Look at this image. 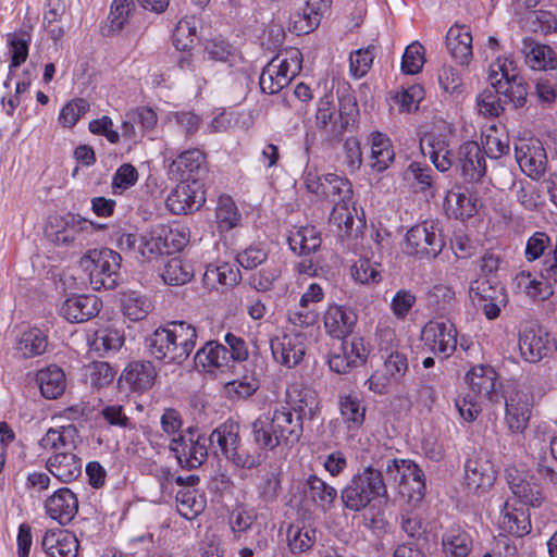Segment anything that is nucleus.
<instances>
[{"label":"nucleus","mask_w":557,"mask_h":557,"mask_svg":"<svg viewBox=\"0 0 557 557\" xmlns=\"http://www.w3.org/2000/svg\"><path fill=\"white\" fill-rule=\"evenodd\" d=\"M208 440L212 444L215 443L222 454L227 457L240 444L239 426L235 422L226 421L216 428Z\"/></svg>","instance_id":"nucleus-47"},{"label":"nucleus","mask_w":557,"mask_h":557,"mask_svg":"<svg viewBox=\"0 0 557 557\" xmlns=\"http://www.w3.org/2000/svg\"><path fill=\"white\" fill-rule=\"evenodd\" d=\"M518 75L517 64L511 57H497L488 67V81L493 88Z\"/></svg>","instance_id":"nucleus-62"},{"label":"nucleus","mask_w":557,"mask_h":557,"mask_svg":"<svg viewBox=\"0 0 557 557\" xmlns=\"http://www.w3.org/2000/svg\"><path fill=\"white\" fill-rule=\"evenodd\" d=\"M121 256L109 248L89 250L81 265L88 272L94 289H112L120 280Z\"/></svg>","instance_id":"nucleus-2"},{"label":"nucleus","mask_w":557,"mask_h":557,"mask_svg":"<svg viewBox=\"0 0 557 557\" xmlns=\"http://www.w3.org/2000/svg\"><path fill=\"white\" fill-rule=\"evenodd\" d=\"M121 308L129 320H144L153 309L151 300L134 290L123 293L121 297Z\"/></svg>","instance_id":"nucleus-42"},{"label":"nucleus","mask_w":557,"mask_h":557,"mask_svg":"<svg viewBox=\"0 0 557 557\" xmlns=\"http://www.w3.org/2000/svg\"><path fill=\"white\" fill-rule=\"evenodd\" d=\"M445 246L441 222L426 220L406 234V251L417 258H435Z\"/></svg>","instance_id":"nucleus-4"},{"label":"nucleus","mask_w":557,"mask_h":557,"mask_svg":"<svg viewBox=\"0 0 557 557\" xmlns=\"http://www.w3.org/2000/svg\"><path fill=\"white\" fill-rule=\"evenodd\" d=\"M350 274L355 282L364 285H374L381 282L380 264L369 259H359L350 268Z\"/></svg>","instance_id":"nucleus-64"},{"label":"nucleus","mask_w":557,"mask_h":557,"mask_svg":"<svg viewBox=\"0 0 557 557\" xmlns=\"http://www.w3.org/2000/svg\"><path fill=\"white\" fill-rule=\"evenodd\" d=\"M95 224L82 218L72 216L65 227L57 233V242L64 246H84L86 235Z\"/></svg>","instance_id":"nucleus-38"},{"label":"nucleus","mask_w":557,"mask_h":557,"mask_svg":"<svg viewBox=\"0 0 557 557\" xmlns=\"http://www.w3.org/2000/svg\"><path fill=\"white\" fill-rule=\"evenodd\" d=\"M331 0H295L290 13V26L297 34H308L320 24Z\"/></svg>","instance_id":"nucleus-13"},{"label":"nucleus","mask_w":557,"mask_h":557,"mask_svg":"<svg viewBox=\"0 0 557 557\" xmlns=\"http://www.w3.org/2000/svg\"><path fill=\"white\" fill-rule=\"evenodd\" d=\"M446 45L451 58L460 65H468L473 57L472 35L465 25L451 26L446 35Z\"/></svg>","instance_id":"nucleus-27"},{"label":"nucleus","mask_w":557,"mask_h":557,"mask_svg":"<svg viewBox=\"0 0 557 557\" xmlns=\"http://www.w3.org/2000/svg\"><path fill=\"white\" fill-rule=\"evenodd\" d=\"M271 408L260 414L251 424L255 443L264 449H274L278 446L274 431V422Z\"/></svg>","instance_id":"nucleus-41"},{"label":"nucleus","mask_w":557,"mask_h":557,"mask_svg":"<svg viewBox=\"0 0 557 557\" xmlns=\"http://www.w3.org/2000/svg\"><path fill=\"white\" fill-rule=\"evenodd\" d=\"M533 406V397L529 392L511 389L505 396V422L512 433H523L528 428Z\"/></svg>","instance_id":"nucleus-12"},{"label":"nucleus","mask_w":557,"mask_h":557,"mask_svg":"<svg viewBox=\"0 0 557 557\" xmlns=\"http://www.w3.org/2000/svg\"><path fill=\"white\" fill-rule=\"evenodd\" d=\"M45 509L51 519L66 524L77 513L78 500L70 488L61 487L45 500Z\"/></svg>","instance_id":"nucleus-20"},{"label":"nucleus","mask_w":557,"mask_h":557,"mask_svg":"<svg viewBox=\"0 0 557 557\" xmlns=\"http://www.w3.org/2000/svg\"><path fill=\"white\" fill-rule=\"evenodd\" d=\"M36 382L46 399L61 397L66 388V375L57 364H49L36 373Z\"/></svg>","instance_id":"nucleus-30"},{"label":"nucleus","mask_w":557,"mask_h":557,"mask_svg":"<svg viewBox=\"0 0 557 557\" xmlns=\"http://www.w3.org/2000/svg\"><path fill=\"white\" fill-rule=\"evenodd\" d=\"M382 359L384 360V374L375 372L366 381L368 388L379 395L388 392L389 383L401 384L409 371L408 357L405 351L393 350Z\"/></svg>","instance_id":"nucleus-8"},{"label":"nucleus","mask_w":557,"mask_h":557,"mask_svg":"<svg viewBox=\"0 0 557 557\" xmlns=\"http://www.w3.org/2000/svg\"><path fill=\"white\" fill-rule=\"evenodd\" d=\"M165 242L166 238L164 237L163 230H160L159 225L153 226L140 235L138 256L144 259L151 260L152 258L166 252Z\"/></svg>","instance_id":"nucleus-53"},{"label":"nucleus","mask_w":557,"mask_h":557,"mask_svg":"<svg viewBox=\"0 0 557 557\" xmlns=\"http://www.w3.org/2000/svg\"><path fill=\"white\" fill-rule=\"evenodd\" d=\"M370 349L363 337L343 341L341 347L329 357V367L338 374H346L367 362Z\"/></svg>","instance_id":"nucleus-9"},{"label":"nucleus","mask_w":557,"mask_h":557,"mask_svg":"<svg viewBox=\"0 0 557 557\" xmlns=\"http://www.w3.org/2000/svg\"><path fill=\"white\" fill-rule=\"evenodd\" d=\"M555 249V240L543 231L534 232L525 243L524 258L528 262H534L541 258L547 259V255Z\"/></svg>","instance_id":"nucleus-52"},{"label":"nucleus","mask_w":557,"mask_h":557,"mask_svg":"<svg viewBox=\"0 0 557 557\" xmlns=\"http://www.w3.org/2000/svg\"><path fill=\"white\" fill-rule=\"evenodd\" d=\"M379 497H387V488L382 472L372 466L355 473L341 492L344 506L356 512L366 509Z\"/></svg>","instance_id":"nucleus-1"},{"label":"nucleus","mask_w":557,"mask_h":557,"mask_svg":"<svg viewBox=\"0 0 557 557\" xmlns=\"http://www.w3.org/2000/svg\"><path fill=\"white\" fill-rule=\"evenodd\" d=\"M301 52L289 49L280 52L262 70L259 85L264 94L274 95L288 86L301 70Z\"/></svg>","instance_id":"nucleus-3"},{"label":"nucleus","mask_w":557,"mask_h":557,"mask_svg":"<svg viewBox=\"0 0 557 557\" xmlns=\"http://www.w3.org/2000/svg\"><path fill=\"white\" fill-rule=\"evenodd\" d=\"M41 545L50 557H77L79 547L75 534L67 530L47 531Z\"/></svg>","instance_id":"nucleus-26"},{"label":"nucleus","mask_w":557,"mask_h":557,"mask_svg":"<svg viewBox=\"0 0 557 557\" xmlns=\"http://www.w3.org/2000/svg\"><path fill=\"white\" fill-rule=\"evenodd\" d=\"M496 479L493 465L484 458H469L465 466V482L468 490L476 492L491 487Z\"/></svg>","instance_id":"nucleus-25"},{"label":"nucleus","mask_w":557,"mask_h":557,"mask_svg":"<svg viewBox=\"0 0 557 557\" xmlns=\"http://www.w3.org/2000/svg\"><path fill=\"white\" fill-rule=\"evenodd\" d=\"M206 53L212 61L235 65L240 60L238 50L223 38H214L207 42Z\"/></svg>","instance_id":"nucleus-59"},{"label":"nucleus","mask_w":557,"mask_h":557,"mask_svg":"<svg viewBox=\"0 0 557 557\" xmlns=\"http://www.w3.org/2000/svg\"><path fill=\"white\" fill-rule=\"evenodd\" d=\"M193 275V267L181 258L169 260L161 274L164 283L169 285H184L191 280Z\"/></svg>","instance_id":"nucleus-61"},{"label":"nucleus","mask_w":557,"mask_h":557,"mask_svg":"<svg viewBox=\"0 0 557 557\" xmlns=\"http://www.w3.org/2000/svg\"><path fill=\"white\" fill-rule=\"evenodd\" d=\"M101 302L94 295L69 297L60 308V314L72 323H82L100 311Z\"/></svg>","instance_id":"nucleus-22"},{"label":"nucleus","mask_w":557,"mask_h":557,"mask_svg":"<svg viewBox=\"0 0 557 557\" xmlns=\"http://www.w3.org/2000/svg\"><path fill=\"white\" fill-rule=\"evenodd\" d=\"M47 470L62 483H70L82 474L83 462L72 451L51 455L46 462Z\"/></svg>","instance_id":"nucleus-24"},{"label":"nucleus","mask_w":557,"mask_h":557,"mask_svg":"<svg viewBox=\"0 0 557 557\" xmlns=\"http://www.w3.org/2000/svg\"><path fill=\"white\" fill-rule=\"evenodd\" d=\"M553 342L549 334L541 326H524L519 333V350L528 362H539L552 351Z\"/></svg>","instance_id":"nucleus-14"},{"label":"nucleus","mask_w":557,"mask_h":557,"mask_svg":"<svg viewBox=\"0 0 557 557\" xmlns=\"http://www.w3.org/2000/svg\"><path fill=\"white\" fill-rule=\"evenodd\" d=\"M206 201L203 185L181 181L166 198V207L174 214H187L198 210Z\"/></svg>","instance_id":"nucleus-11"},{"label":"nucleus","mask_w":557,"mask_h":557,"mask_svg":"<svg viewBox=\"0 0 557 557\" xmlns=\"http://www.w3.org/2000/svg\"><path fill=\"white\" fill-rule=\"evenodd\" d=\"M307 336L301 332H289L270 341L272 356L280 364L294 368L298 366L307 350Z\"/></svg>","instance_id":"nucleus-10"},{"label":"nucleus","mask_w":557,"mask_h":557,"mask_svg":"<svg viewBox=\"0 0 557 557\" xmlns=\"http://www.w3.org/2000/svg\"><path fill=\"white\" fill-rule=\"evenodd\" d=\"M521 53L525 64L534 71H549L557 66V54L550 46L541 44L531 37L522 40Z\"/></svg>","instance_id":"nucleus-21"},{"label":"nucleus","mask_w":557,"mask_h":557,"mask_svg":"<svg viewBox=\"0 0 557 557\" xmlns=\"http://www.w3.org/2000/svg\"><path fill=\"white\" fill-rule=\"evenodd\" d=\"M351 184L346 177H342L334 173L324 175V185L320 195L321 197H325L335 203L336 201L351 199Z\"/></svg>","instance_id":"nucleus-57"},{"label":"nucleus","mask_w":557,"mask_h":557,"mask_svg":"<svg viewBox=\"0 0 557 557\" xmlns=\"http://www.w3.org/2000/svg\"><path fill=\"white\" fill-rule=\"evenodd\" d=\"M315 125L319 129L337 135L343 133L339 122L336 121V110L332 95H324L318 101Z\"/></svg>","instance_id":"nucleus-44"},{"label":"nucleus","mask_w":557,"mask_h":557,"mask_svg":"<svg viewBox=\"0 0 557 557\" xmlns=\"http://www.w3.org/2000/svg\"><path fill=\"white\" fill-rule=\"evenodd\" d=\"M408 171L412 174L416 183V190L424 196L425 199L435 197L437 188L434 178V172L429 166L413 162L409 165Z\"/></svg>","instance_id":"nucleus-60"},{"label":"nucleus","mask_w":557,"mask_h":557,"mask_svg":"<svg viewBox=\"0 0 557 557\" xmlns=\"http://www.w3.org/2000/svg\"><path fill=\"white\" fill-rule=\"evenodd\" d=\"M317 542V530L310 525L295 523L287 530V544L293 554L306 553Z\"/></svg>","instance_id":"nucleus-46"},{"label":"nucleus","mask_w":557,"mask_h":557,"mask_svg":"<svg viewBox=\"0 0 557 557\" xmlns=\"http://www.w3.org/2000/svg\"><path fill=\"white\" fill-rule=\"evenodd\" d=\"M177 511L185 519L191 520L205 509V499L195 488H183L176 494Z\"/></svg>","instance_id":"nucleus-54"},{"label":"nucleus","mask_w":557,"mask_h":557,"mask_svg":"<svg viewBox=\"0 0 557 557\" xmlns=\"http://www.w3.org/2000/svg\"><path fill=\"white\" fill-rule=\"evenodd\" d=\"M498 525L505 533L515 537H522L531 531L530 515L521 509L509 510L506 504L500 512Z\"/></svg>","instance_id":"nucleus-36"},{"label":"nucleus","mask_w":557,"mask_h":557,"mask_svg":"<svg viewBox=\"0 0 557 557\" xmlns=\"http://www.w3.org/2000/svg\"><path fill=\"white\" fill-rule=\"evenodd\" d=\"M356 323L357 314L345 306L330 305L323 314L324 330L333 338H346L352 333Z\"/></svg>","instance_id":"nucleus-18"},{"label":"nucleus","mask_w":557,"mask_h":557,"mask_svg":"<svg viewBox=\"0 0 557 557\" xmlns=\"http://www.w3.org/2000/svg\"><path fill=\"white\" fill-rule=\"evenodd\" d=\"M48 335L39 327H27L16 337L15 349L23 358H34L45 354Z\"/></svg>","instance_id":"nucleus-32"},{"label":"nucleus","mask_w":557,"mask_h":557,"mask_svg":"<svg viewBox=\"0 0 557 557\" xmlns=\"http://www.w3.org/2000/svg\"><path fill=\"white\" fill-rule=\"evenodd\" d=\"M321 242L320 233L314 226L299 227L288 237L290 249L301 256L317 251Z\"/></svg>","instance_id":"nucleus-40"},{"label":"nucleus","mask_w":557,"mask_h":557,"mask_svg":"<svg viewBox=\"0 0 557 557\" xmlns=\"http://www.w3.org/2000/svg\"><path fill=\"white\" fill-rule=\"evenodd\" d=\"M466 381L469 384L470 393L479 398L493 400L496 386V373L488 366H475L468 371Z\"/></svg>","instance_id":"nucleus-29"},{"label":"nucleus","mask_w":557,"mask_h":557,"mask_svg":"<svg viewBox=\"0 0 557 557\" xmlns=\"http://www.w3.org/2000/svg\"><path fill=\"white\" fill-rule=\"evenodd\" d=\"M173 332V341H178V346H175L177 355V363H181L194 350L197 339V331L195 326L185 321L171 322Z\"/></svg>","instance_id":"nucleus-39"},{"label":"nucleus","mask_w":557,"mask_h":557,"mask_svg":"<svg viewBox=\"0 0 557 557\" xmlns=\"http://www.w3.org/2000/svg\"><path fill=\"white\" fill-rule=\"evenodd\" d=\"M341 414L349 429H359L364 421L366 408L357 395L348 394L339 399Z\"/></svg>","instance_id":"nucleus-56"},{"label":"nucleus","mask_w":557,"mask_h":557,"mask_svg":"<svg viewBox=\"0 0 557 557\" xmlns=\"http://www.w3.org/2000/svg\"><path fill=\"white\" fill-rule=\"evenodd\" d=\"M208 437L195 428H188L170 443L178 463L188 470L200 467L208 457Z\"/></svg>","instance_id":"nucleus-5"},{"label":"nucleus","mask_w":557,"mask_h":557,"mask_svg":"<svg viewBox=\"0 0 557 557\" xmlns=\"http://www.w3.org/2000/svg\"><path fill=\"white\" fill-rule=\"evenodd\" d=\"M441 545L445 557H467L472 552L473 539L468 531L455 525L443 533Z\"/></svg>","instance_id":"nucleus-31"},{"label":"nucleus","mask_w":557,"mask_h":557,"mask_svg":"<svg viewBox=\"0 0 557 557\" xmlns=\"http://www.w3.org/2000/svg\"><path fill=\"white\" fill-rule=\"evenodd\" d=\"M195 361L197 366L202 367L206 371H211L213 368L227 366L230 351L228 348L222 344L208 342L197 351Z\"/></svg>","instance_id":"nucleus-37"},{"label":"nucleus","mask_w":557,"mask_h":557,"mask_svg":"<svg viewBox=\"0 0 557 557\" xmlns=\"http://www.w3.org/2000/svg\"><path fill=\"white\" fill-rule=\"evenodd\" d=\"M203 280L211 287H215L216 284L234 286L239 282L240 273L235 264L226 262L215 265L210 264L206 269Z\"/></svg>","instance_id":"nucleus-50"},{"label":"nucleus","mask_w":557,"mask_h":557,"mask_svg":"<svg viewBox=\"0 0 557 557\" xmlns=\"http://www.w3.org/2000/svg\"><path fill=\"white\" fill-rule=\"evenodd\" d=\"M455 168L467 182L480 181L486 172L483 149L475 141H466L455 156Z\"/></svg>","instance_id":"nucleus-15"},{"label":"nucleus","mask_w":557,"mask_h":557,"mask_svg":"<svg viewBox=\"0 0 557 557\" xmlns=\"http://www.w3.org/2000/svg\"><path fill=\"white\" fill-rule=\"evenodd\" d=\"M172 345L173 332L171 322L165 327L157 329L147 339V346L154 358L169 363H177L175 346Z\"/></svg>","instance_id":"nucleus-33"},{"label":"nucleus","mask_w":557,"mask_h":557,"mask_svg":"<svg viewBox=\"0 0 557 557\" xmlns=\"http://www.w3.org/2000/svg\"><path fill=\"white\" fill-rule=\"evenodd\" d=\"M156 377L157 371L150 361H134L122 372L120 383L132 392L141 393L153 386Z\"/></svg>","instance_id":"nucleus-23"},{"label":"nucleus","mask_w":557,"mask_h":557,"mask_svg":"<svg viewBox=\"0 0 557 557\" xmlns=\"http://www.w3.org/2000/svg\"><path fill=\"white\" fill-rule=\"evenodd\" d=\"M394 157L395 153L389 138L379 132L371 134V168L376 172H383L394 161Z\"/></svg>","instance_id":"nucleus-35"},{"label":"nucleus","mask_w":557,"mask_h":557,"mask_svg":"<svg viewBox=\"0 0 557 557\" xmlns=\"http://www.w3.org/2000/svg\"><path fill=\"white\" fill-rule=\"evenodd\" d=\"M469 296L473 304L483 301L506 302L504 288L493 285L487 278L473 281L470 285Z\"/></svg>","instance_id":"nucleus-55"},{"label":"nucleus","mask_w":557,"mask_h":557,"mask_svg":"<svg viewBox=\"0 0 557 557\" xmlns=\"http://www.w3.org/2000/svg\"><path fill=\"white\" fill-rule=\"evenodd\" d=\"M509 475V486L515 496H517L521 503L531 507L541 506L544 496L540 486L535 483H531L522 478Z\"/></svg>","instance_id":"nucleus-51"},{"label":"nucleus","mask_w":557,"mask_h":557,"mask_svg":"<svg viewBox=\"0 0 557 557\" xmlns=\"http://www.w3.org/2000/svg\"><path fill=\"white\" fill-rule=\"evenodd\" d=\"M206 157L199 149H190L182 152L170 165V174L177 180L193 183L194 180L200 182L206 170Z\"/></svg>","instance_id":"nucleus-19"},{"label":"nucleus","mask_w":557,"mask_h":557,"mask_svg":"<svg viewBox=\"0 0 557 557\" xmlns=\"http://www.w3.org/2000/svg\"><path fill=\"white\" fill-rule=\"evenodd\" d=\"M286 399L296 414H300L301 418L306 414L312 417L318 406L315 392L298 383L290 384L287 387Z\"/></svg>","instance_id":"nucleus-34"},{"label":"nucleus","mask_w":557,"mask_h":557,"mask_svg":"<svg viewBox=\"0 0 557 557\" xmlns=\"http://www.w3.org/2000/svg\"><path fill=\"white\" fill-rule=\"evenodd\" d=\"M272 410L274 433L278 445L298 443L302 436L304 426L300 414H294L289 407L276 405Z\"/></svg>","instance_id":"nucleus-17"},{"label":"nucleus","mask_w":557,"mask_h":557,"mask_svg":"<svg viewBox=\"0 0 557 557\" xmlns=\"http://www.w3.org/2000/svg\"><path fill=\"white\" fill-rule=\"evenodd\" d=\"M77 429L73 424L59 429H49L39 441V446L45 450H59L74 445Z\"/></svg>","instance_id":"nucleus-48"},{"label":"nucleus","mask_w":557,"mask_h":557,"mask_svg":"<svg viewBox=\"0 0 557 557\" xmlns=\"http://www.w3.org/2000/svg\"><path fill=\"white\" fill-rule=\"evenodd\" d=\"M385 473L388 480L398 485L403 495L413 497L417 494L419 499L423 496L425 492L424 473L412 460L396 458L388 460Z\"/></svg>","instance_id":"nucleus-6"},{"label":"nucleus","mask_w":557,"mask_h":557,"mask_svg":"<svg viewBox=\"0 0 557 557\" xmlns=\"http://www.w3.org/2000/svg\"><path fill=\"white\" fill-rule=\"evenodd\" d=\"M310 497L324 511L330 510L337 497V491L315 474H310L306 482Z\"/></svg>","instance_id":"nucleus-49"},{"label":"nucleus","mask_w":557,"mask_h":557,"mask_svg":"<svg viewBox=\"0 0 557 557\" xmlns=\"http://www.w3.org/2000/svg\"><path fill=\"white\" fill-rule=\"evenodd\" d=\"M351 205V199L336 201L331 211L330 222L337 227L341 235H348L352 230L356 208Z\"/></svg>","instance_id":"nucleus-58"},{"label":"nucleus","mask_w":557,"mask_h":557,"mask_svg":"<svg viewBox=\"0 0 557 557\" xmlns=\"http://www.w3.org/2000/svg\"><path fill=\"white\" fill-rule=\"evenodd\" d=\"M517 288L527 294L532 299H547L554 294V289L545 282V280H536L530 271H520L513 280Z\"/></svg>","instance_id":"nucleus-45"},{"label":"nucleus","mask_w":557,"mask_h":557,"mask_svg":"<svg viewBox=\"0 0 557 557\" xmlns=\"http://www.w3.org/2000/svg\"><path fill=\"white\" fill-rule=\"evenodd\" d=\"M443 207L447 216L460 220L471 218L478 211L476 199L461 187H456L447 191Z\"/></svg>","instance_id":"nucleus-28"},{"label":"nucleus","mask_w":557,"mask_h":557,"mask_svg":"<svg viewBox=\"0 0 557 557\" xmlns=\"http://www.w3.org/2000/svg\"><path fill=\"white\" fill-rule=\"evenodd\" d=\"M516 160L528 176L540 178L546 166V153L540 140L519 139L515 144Z\"/></svg>","instance_id":"nucleus-16"},{"label":"nucleus","mask_w":557,"mask_h":557,"mask_svg":"<svg viewBox=\"0 0 557 557\" xmlns=\"http://www.w3.org/2000/svg\"><path fill=\"white\" fill-rule=\"evenodd\" d=\"M134 11L135 3L133 0H113L103 34L107 36L119 34L127 24Z\"/></svg>","instance_id":"nucleus-43"},{"label":"nucleus","mask_w":557,"mask_h":557,"mask_svg":"<svg viewBox=\"0 0 557 557\" xmlns=\"http://www.w3.org/2000/svg\"><path fill=\"white\" fill-rule=\"evenodd\" d=\"M84 376L91 387L103 388L113 382L115 371L108 362L95 361L85 367Z\"/></svg>","instance_id":"nucleus-63"},{"label":"nucleus","mask_w":557,"mask_h":557,"mask_svg":"<svg viewBox=\"0 0 557 557\" xmlns=\"http://www.w3.org/2000/svg\"><path fill=\"white\" fill-rule=\"evenodd\" d=\"M457 334L454 323L432 320L422 327L420 338L430 352L448 358L457 348Z\"/></svg>","instance_id":"nucleus-7"}]
</instances>
